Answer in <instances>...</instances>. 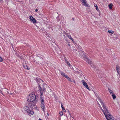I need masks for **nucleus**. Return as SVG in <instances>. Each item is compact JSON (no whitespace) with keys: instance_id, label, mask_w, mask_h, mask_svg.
<instances>
[{"instance_id":"f257e3e1","label":"nucleus","mask_w":120,"mask_h":120,"mask_svg":"<svg viewBox=\"0 0 120 120\" xmlns=\"http://www.w3.org/2000/svg\"><path fill=\"white\" fill-rule=\"evenodd\" d=\"M98 100L99 101L103 108V109H102V108L101 107V110L103 112V113L105 116H106V115L108 114L109 112L108 109L106 107L105 105L103 103L102 101L101 100L100 98L99 97L97 98Z\"/></svg>"},{"instance_id":"f03ea898","label":"nucleus","mask_w":120,"mask_h":120,"mask_svg":"<svg viewBox=\"0 0 120 120\" xmlns=\"http://www.w3.org/2000/svg\"><path fill=\"white\" fill-rule=\"evenodd\" d=\"M36 80L38 83V91H39L40 92V99H44L43 95V91H42V89L40 85V84L39 83V82L41 83L43 81L41 79L38 78V79L37 78Z\"/></svg>"},{"instance_id":"7ed1b4c3","label":"nucleus","mask_w":120,"mask_h":120,"mask_svg":"<svg viewBox=\"0 0 120 120\" xmlns=\"http://www.w3.org/2000/svg\"><path fill=\"white\" fill-rule=\"evenodd\" d=\"M36 96L34 93L30 94L28 97L27 101L28 102H32L34 101L36 99Z\"/></svg>"},{"instance_id":"20e7f679","label":"nucleus","mask_w":120,"mask_h":120,"mask_svg":"<svg viewBox=\"0 0 120 120\" xmlns=\"http://www.w3.org/2000/svg\"><path fill=\"white\" fill-rule=\"evenodd\" d=\"M83 58L85 61L87 62L89 64H90L91 67H93V68H95V67L94 66V64L92 63L91 60H90L89 59L87 58L85 55H84Z\"/></svg>"},{"instance_id":"39448f33","label":"nucleus","mask_w":120,"mask_h":120,"mask_svg":"<svg viewBox=\"0 0 120 120\" xmlns=\"http://www.w3.org/2000/svg\"><path fill=\"white\" fill-rule=\"evenodd\" d=\"M24 109L25 112H26L30 115H32L34 113L33 111L30 110L29 107L27 106H25L24 108Z\"/></svg>"},{"instance_id":"423d86ee","label":"nucleus","mask_w":120,"mask_h":120,"mask_svg":"<svg viewBox=\"0 0 120 120\" xmlns=\"http://www.w3.org/2000/svg\"><path fill=\"white\" fill-rule=\"evenodd\" d=\"M44 99H40L41 102V107L42 109L43 110L44 112H45V106L44 102Z\"/></svg>"},{"instance_id":"0eeeda50","label":"nucleus","mask_w":120,"mask_h":120,"mask_svg":"<svg viewBox=\"0 0 120 120\" xmlns=\"http://www.w3.org/2000/svg\"><path fill=\"white\" fill-rule=\"evenodd\" d=\"M107 120H115L113 116L109 113L105 116Z\"/></svg>"},{"instance_id":"6e6552de","label":"nucleus","mask_w":120,"mask_h":120,"mask_svg":"<svg viewBox=\"0 0 120 120\" xmlns=\"http://www.w3.org/2000/svg\"><path fill=\"white\" fill-rule=\"evenodd\" d=\"M83 85L88 90H90L87 83L85 82L84 80H82V81Z\"/></svg>"},{"instance_id":"1a4fd4ad","label":"nucleus","mask_w":120,"mask_h":120,"mask_svg":"<svg viewBox=\"0 0 120 120\" xmlns=\"http://www.w3.org/2000/svg\"><path fill=\"white\" fill-rule=\"evenodd\" d=\"M29 19L32 22H36V20L34 18H33L32 16H30L29 17Z\"/></svg>"},{"instance_id":"9d476101","label":"nucleus","mask_w":120,"mask_h":120,"mask_svg":"<svg viewBox=\"0 0 120 120\" xmlns=\"http://www.w3.org/2000/svg\"><path fill=\"white\" fill-rule=\"evenodd\" d=\"M116 70L117 71V73L119 74L120 72V67L117 65L116 66Z\"/></svg>"},{"instance_id":"9b49d317","label":"nucleus","mask_w":120,"mask_h":120,"mask_svg":"<svg viewBox=\"0 0 120 120\" xmlns=\"http://www.w3.org/2000/svg\"><path fill=\"white\" fill-rule=\"evenodd\" d=\"M30 102V103L29 104V105L31 108H33L34 106H35V105L34 104H33L31 102Z\"/></svg>"},{"instance_id":"f8f14e48","label":"nucleus","mask_w":120,"mask_h":120,"mask_svg":"<svg viewBox=\"0 0 120 120\" xmlns=\"http://www.w3.org/2000/svg\"><path fill=\"white\" fill-rule=\"evenodd\" d=\"M61 18L60 16L57 17L56 18L57 21L58 22H59L60 20H61V22H62L61 21L62 20V19H61Z\"/></svg>"},{"instance_id":"ddd939ff","label":"nucleus","mask_w":120,"mask_h":120,"mask_svg":"<svg viewBox=\"0 0 120 120\" xmlns=\"http://www.w3.org/2000/svg\"><path fill=\"white\" fill-rule=\"evenodd\" d=\"M60 73L61 75L63 76H64L65 77V76H66L67 75H66L62 71H60Z\"/></svg>"},{"instance_id":"4468645a","label":"nucleus","mask_w":120,"mask_h":120,"mask_svg":"<svg viewBox=\"0 0 120 120\" xmlns=\"http://www.w3.org/2000/svg\"><path fill=\"white\" fill-rule=\"evenodd\" d=\"M65 78L67 79L68 80L70 81L71 82H72V81L71 79L67 75L66 76H65Z\"/></svg>"},{"instance_id":"2eb2a0df","label":"nucleus","mask_w":120,"mask_h":120,"mask_svg":"<svg viewBox=\"0 0 120 120\" xmlns=\"http://www.w3.org/2000/svg\"><path fill=\"white\" fill-rule=\"evenodd\" d=\"M23 66L24 68L27 70H29L30 69V68H29L28 66L26 65L25 66L24 65H23Z\"/></svg>"},{"instance_id":"dca6fc26","label":"nucleus","mask_w":120,"mask_h":120,"mask_svg":"<svg viewBox=\"0 0 120 120\" xmlns=\"http://www.w3.org/2000/svg\"><path fill=\"white\" fill-rule=\"evenodd\" d=\"M113 5L112 4H110L109 5V7L110 9H111L112 8V6Z\"/></svg>"},{"instance_id":"f3484780","label":"nucleus","mask_w":120,"mask_h":120,"mask_svg":"<svg viewBox=\"0 0 120 120\" xmlns=\"http://www.w3.org/2000/svg\"><path fill=\"white\" fill-rule=\"evenodd\" d=\"M83 3L84 4V5L86 7H89V5L86 3V2L85 1L83 2Z\"/></svg>"},{"instance_id":"a211bd4d","label":"nucleus","mask_w":120,"mask_h":120,"mask_svg":"<svg viewBox=\"0 0 120 120\" xmlns=\"http://www.w3.org/2000/svg\"><path fill=\"white\" fill-rule=\"evenodd\" d=\"M67 36L68 37V38L71 40H72V38L71 37V35H69L67 34H66Z\"/></svg>"},{"instance_id":"6ab92c4d","label":"nucleus","mask_w":120,"mask_h":120,"mask_svg":"<svg viewBox=\"0 0 120 120\" xmlns=\"http://www.w3.org/2000/svg\"><path fill=\"white\" fill-rule=\"evenodd\" d=\"M108 90L109 92V93L110 94H113V91L112 90H111L110 89H109V88H108Z\"/></svg>"},{"instance_id":"aec40b11","label":"nucleus","mask_w":120,"mask_h":120,"mask_svg":"<svg viewBox=\"0 0 120 120\" xmlns=\"http://www.w3.org/2000/svg\"><path fill=\"white\" fill-rule=\"evenodd\" d=\"M61 107L62 108V110L64 112H65L66 111V110L63 107V105H62V104H61Z\"/></svg>"},{"instance_id":"412c9836","label":"nucleus","mask_w":120,"mask_h":120,"mask_svg":"<svg viewBox=\"0 0 120 120\" xmlns=\"http://www.w3.org/2000/svg\"><path fill=\"white\" fill-rule=\"evenodd\" d=\"M112 98L113 99H115L116 98V95L113 94H112Z\"/></svg>"},{"instance_id":"4be33fe9","label":"nucleus","mask_w":120,"mask_h":120,"mask_svg":"<svg viewBox=\"0 0 120 120\" xmlns=\"http://www.w3.org/2000/svg\"><path fill=\"white\" fill-rule=\"evenodd\" d=\"M59 114L60 116H62L63 114V113L62 112L60 111V112Z\"/></svg>"},{"instance_id":"5701e85b","label":"nucleus","mask_w":120,"mask_h":120,"mask_svg":"<svg viewBox=\"0 0 120 120\" xmlns=\"http://www.w3.org/2000/svg\"><path fill=\"white\" fill-rule=\"evenodd\" d=\"M108 32L109 33L112 34L114 33L113 31H111L110 30H109L108 31Z\"/></svg>"},{"instance_id":"b1692460","label":"nucleus","mask_w":120,"mask_h":120,"mask_svg":"<svg viewBox=\"0 0 120 120\" xmlns=\"http://www.w3.org/2000/svg\"><path fill=\"white\" fill-rule=\"evenodd\" d=\"M67 64L69 66H71V64L68 61L67 63Z\"/></svg>"},{"instance_id":"393cba45","label":"nucleus","mask_w":120,"mask_h":120,"mask_svg":"<svg viewBox=\"0 0 120 120\" xmlns=\"http://www.w3.org/2000/svg\"><path fill=\"white\" fill-rule=\"evenodd\" d=\"M42 91L44 92L45 91H46V89L44 87L43 88V89H42Z\"/></svg>"},{"instance_id":"a878e982","label":"nucleus","mask_w":120,"mask_h":120,"mask_svg":"<svg viewBox=\"0 0 120 120\" xmlns=\"http://www.w3.org/2000/svg\"><path fill=\"white\" fill-rule=\"evenodd\" d=\"M3 60V59L0 56V62H2Z\"/></svg>"},{"instance_id":"bb28decb","label":"nucleus","mask_w":120,"mask_h":120,"mask_svg":"<svg viewBox=\"0 0 120 120\" xmlns=\"http://www.w3.org/2000/svg\"><path fill=\"white\" fill-rule=\"evenodd\" d=\"M95 8L97 11H98V10L99 9L98 8V6L97 7H95Z\"/></svg>"},{"instance_id":"cd10ccee","label":"nucleus","mask_w":120,"mask_h":120,"mask_svg":"<svg viewBox=\"0 0 120 120\" xmlns=\"http://www.w3.org/2000/svg\"><path fill=\"white\" fill-rule=\"evenodd\" d=\"M40 58V59L41 60V62H43V59L41 57Z\"/></svg>"},{"instance_id":"c85d7f7f","label":"nucleus","mask_w":120,"mask_h":120,"mask_svg":"<svg viewBox=\"0 0 120 120\" xmlns=\"http://www.w3.org/2000/svg\"><path fill=\"white\" fill-rule=\"evenodd\" d=\"M71 80L72 81V82H73L74 83H75V80H73V79H72V80Z\"/></svg>"},{"instance_id":"c756f323","label":"nucleus","mask_w":120,"mask_h":120,"mask_svg":"<svg viewBox=\"0 0 120 120\" xmlns=\"http://www.w3.org/2000/svg\"><path fill=\"white\" fill-rule=\"evenodd\" d=\"M98 106L99 107V108H100V109L101 110V108H102V107L100 105V104H99V105H98Z\"/></svg>"},{"instance_id":"7c9ffc66","label":"nucleus","mask_w":120,"mask_h":120,"mask_svg":"<svg viewBox=\"0 0 120 120\" xmlns=\"http://www.w3.org/2000/svg\"><path fill=\"white\" fill-rule=\"evenodd\" d=\"M97 6H98L96 4H94V6L95 7H97Z\"/></svg>"},{"instance_id":"2f4dec72","label":"nucleus","mask_w":120,"mask_h":120,"mask_svg":"<svg viewBox=\"0 0 120 120\" xmlns=\"http://www.w3.org/2000/svg\"><path fill=\"white\" fill-rule=\"evenodd\" d=\"M0 93H1L3 95H4V94L2 93V91L0 90Z\"/></svg>"},{"instance_id":"473e14b6","label":"nucleus","mask_w":120,"mask_h":120,"mask_svg":"<svg viewBox=\"0 0 120 120\" xmlns=\"http://www.w3.org/2000/svg\"><path fill=\"white\" fill-rule=\"evenodd\" d=\"M82 0V2L83 3V2H84L85 1V0Z\"/></svg>"},{"instance_id":"72a5a7b5","label":"nucleus","mask_w":120,"mask_h":120,"mask_svg":"<svg viewBox=\"0 0 120 120\" xmlns=\"http://www.w3.org/2000/svg\"><path fill=\"white\" fill-rule=\"evenodd\" d=\"M35 11L36 12H37V11H38V9H36L35 10Z\"/></svg>"},{"instance_id":"f704fd0d","label":"nucleus","mask_w":120,"mask_h":120,"mask_svg":"<svg viewBox=\"0 0 120 120\" xmlns=\"http://www.w3.org/2000/svg\"><path fill=\"white\" fill-rule=\"evenodd\" d=\"M65 62H66V63H67L68 62V61H67V60H65Z\"/></svg>"},{"instance_id":"c9c22d12","label":"nucleus","mask_w":120,"mask_h":120,"mask_svg":"<svg viewBox=\"0 0 120 120\" xmlns=\"http://www.w3.org/2000/svg\"><path fill=\"white\" fill-rule=\"evenodd\" d=\"M68 112L70 114V112H69V110H68Z\"/></svg>"},{"instance_id":"e433bc0d","label":"nucleus","mask_w":120,"mask_h":120,"mask_svg":"<svg viewBox=\"0 0 120 120\" xmlns=\"http://www.w3.org/2000/svg\"><path fill=\"white\" fill-rule=\"evenodd\" d=\"M72 42H73V43H74V41L73 40V39H72V40H71Z\"/></svg>"},{"instance_id":"4c0bfd02","label":"nucleus","mask_w":120,"mask_h":120,"mask_svg":"<svg viewBox=\"0 0 120 120\" xmlns=\"http://www.w3.org/2000/svg\"><path fill=\"white\" fill-rule=\"evenodd\" d=\"M65 40L67 41H68V40L67 39H65Z\"/></svg>"},{"instance_id":"58836bf2","label":"nucleus","mask_w":120,"mask_h":120,"mask_svg":"<svg viewBox=\"0 0 120 120\" xmlns=\"http://www.w3.org/2000/svg\"><path fill=\"white\" fill-rule=\"evenodd\" d=\"M68 45V46H70V44H69Z\"/></svg>"},{"instance_id":"ea45409f","label":"nucleus","mask_w":120,"mask_h":120,"mask_svg":"<svg viewBox=\"0 0 120 120\" xmlns=\"http://www.w3.org/2000/svg\"><path fill=\"white\" fill-rule=\"evenodd\" d=\"M39 120H42L41 119L39 118Z\"/></svg>"},{"instance_id":"a19ab883","label":"nucleus","mask_w":120,"mask_h":120,"mask_svg":"<svg viewBox=\"0 0 120 120\" xmlns=\"http://www.w3.org/2000/svg\"><path fill=\"white\" fill-rule=\"evenodd\" d=\"M98 105H99V104H99V103L98 102Z\"/></svg>"},{"instance_id":"79ce46f5","label":"nucleus","mask_w":120,"mask_h":120,"mask_svg":"<svg viewBox=\"0 0 120 120\" xmlns=\"http://www.w3.org/2000/svg\"><path fill=\"white\" fill-rule=\"evenodd\" d=\"M101 28H103V26H102V27H101Z\"/></svg>"},{"instance_id":"37998d69","label":"nucleus","mask_w":120,"mask_h":120,"mask_svg":"<svg viewBox=\"0 0 120 120\" xmlns=\"http://www.w3.org/2000/svg\"><path fill=\"white\" fill-rule=\"evenodd\" d=\"M72 20H74V18H72Z\"/></svg>"},{"instance_id":"c03bdc74","label":"nucleus","mask_w":120,"mask_h":120,"mask_svg":"<svg viewBox=\"0 0 120 120\" xmlns=\"http://www.w3.org/2000/svg\"><path fill=\"white\" fill-rule=\"evenodd\" d=\"M36 60H35V61H34V62H36Z\"/></svg>"},{"instance_id":"a18cd8bd","label":"nucleus","mask_w":120,"mask_h":120,"mask_svg":"<svg viewBox=\"0 0 120 120\" xmlns=\"http://www.w3.org/2000/svg\"><path fill=\"white\" fill-rule=\"evenodd\" d=\"M7 92L8 93H9V92L8 91Z\"/></svg>"},{"instance_id":"49530a36","label":"nucleus","mask_w":120,"mask_h":120,"mask_svg":"<svg viewBox=\"0 0 120 120\" xmlns=\"http://www.w3.org/2000/svg\"><path fill=\"white\" fill-rule=\"evenodd\" d=\"M36 63H38V62H36Z\"/></svg>"},{"instance_id":"de8ad7c7","label":"nucleus","mask_w":120,"mask_h":120,"mask_svg":"<svg viewBox=\"0 0 120 120\" xmlns=\"http://www.w3.org/2000/svg\"><path fill=\"white\" fill-rule=\"evenodd\" d=\"M62 18H63V19H64V18H63V17Z\"/></svg>"},{"instance_id":"09e8293b","label":"nucleus","mask_w":120,"mask_h":120,"mask_svg":"<svg viewBox=\"0 0 120 120\" xmlns=\"http://www.w3.org/2000/svg\"><path fill=\"white\" fill-rule=\"evenodd\" d=\"M47 114H48V113H47Z\"/></svg>"}]
</instances>
